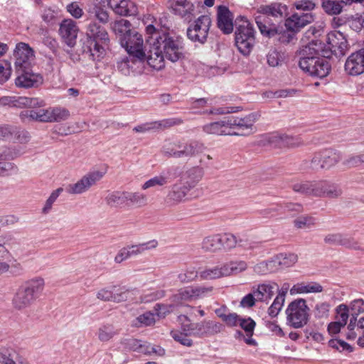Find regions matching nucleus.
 <instances>
[{
  "label": "nucleus",
  "instance_id": "1",
  "mask_svg": "<svg viewBox=\"0 0 364 364\" xmlns=\"http://www.w3.org/2000/svg\"><path fill=\"white\" fill-rule=\"evenodd\" d=\"M183 57V38L173 33H163L156 37L147 56L148 64L156 70L164 67V59L173 63Z\"/></svg>",
  "mask_w": 364,
  "mask_h": 364
},
{
  "label": "nucleus",
  "instance_id": "2",
  "mask_svg": "<svg viewBox=\"0 0 364 364\" xmlns=\"http://www.w3.org/2000/svg\"><path fill=\"white\" fill-rule=\"evenodd\" d=\"M86 39L82 45V53L93 61H100L106 54L109 43L107 30L95 21H91L86 28Z\"/></svg>",
  "mask_w": 364,
  "mask_h": 364
},
{
  "label": "nucleus",
  "instance_id": "3",
  "mask_svg": "<svg viewBox=\"0 0 364 364\" xmlns=\"http://www.w3.org/2000/svg\"><path fill=\"white\" fill-rule=\"evenodd\" d=\"M130 23L125 19H121L114 24L116 33H121L120 43L129 55H133L137 59H145L146 53L144 49L142 36L135 31L130 30Z\"/></svg>",
  "mask_w": 364,
  "mask_h": 364
},
{
  "label": "nucleus",
  "instance_id": "4",
  "mask_svg": "<svg viewBox=\"0 0 364 364\" xmlns=\"http://www.w3.org/2000/svg\"><path fill=\"white\" fill-rule=\"evenodd\" d=\"M44 287L45 281L42 277H35L26 282L19 287L14 296V307L23 309L30 306L41 296Z\"/></svg>",
  "mask_w": 364,
  "mask_h": 364
},
{
  "label": "nucleus",
  "instance_id": "5",
  "mask_svg": "<svg viewBox=\"0 0 364 364\" xmlns=\"http://www.w3.org/2000/svg\"><path fill=\"white\" fill-rule=\"evenodd\" d=\"M295 192L316 197L336 198L341 195V189L327 181H301L292 186Z\"/></svg>",
  "mask_w": 364,
  "mask_h": 364
},
{
  "label": "nucleus",
  "instance_id": "6",
  "mask_svg": "<svg viewBox=\"0 0 364 364\" xmlns=\"http://www.w3.org/2000/svg\"><path fill=\"white\" fill-rule=\"evenodd\" d=\"M235 44L244 55H248L255 44V31L252 24L245 18L236 20Z\"/></svg>",
  "mask_w": 364,
  "mask_h": 364
},
{
  "label": "nucleus",
  "instance_id": "7",
  "mask_svg": "<svg viewBox=\"0 0 364 364\" xmlns=\"http://www.w3.org/2000/svg\"><path fill=\"white\" fill-rule=\"evenodd\" d=\"M205 149V145L198 141H176L167 143L163 147L164 154L176 159L191 158Z\"/></svg>",
  "mask_w": 364,
  "mask_h": 364
},
{
  "label": "nucleus",
  "instance_id": "8",
  "mask_svg": "<svg viewBox=\"0 0 364 364\" xmlns=\"http://www.w3.org/2000/svg\"><path fill=\"white\" fill-rule=\"evenodd\" d=\"M309 308L304 299H296L289 304L285 310L287 324L294 328H301L309 319Z\"/></svg>",
  "mask_w": 364,
  "mask_h": 364
},
{
  "label": "nucleus",
  "instance_id": "9",
  "mask_svg": "<svg viewBox=\"0 0 364 364\" xmlns=\"http://www.w3.org/2000/svg\"><path fill=\"white\" fill-rule=\"evenodd\" d=\"M299 65L301 70L308 73L311 76L319 78L327 76L331 70L329 60L324 58L301 57Z\"/></svg>",
  "mask_w": 364,
  "mask_h": 364
},
{
  "label": "nucleus",
  "instance_id": "10",
  "mask_svg": "<svg viewBox=\"0 0 364 364\" xmlns=\"http://www.w3.org/2000/svg\"><path fill=\"white\" fill-rule=\"evenodd\" d=\"M24 154L20 147L0 146V176H9L18 171V166L9 161Z\"/></svg>",
  "mask_w": 364,
  "mask_h": 364
},
{
  "label": "nucleus",
  "instance_id": "11",
  "mask_svg": "<svg viewBox=\"0 0 364 364\" xmlns=\"http://www.w3.org/2000/svg\"><path fill=\"white\" fill-rule=\"evenodd\" d=\"M211 25L210 17L208 15L199 16L187 29V36L193 42L204 43L206 41Z\"/></svg>",
  "mask_w": 364,
  "mask_h": 364
},
{
  "label": "nucleus",
  "instance_id": "12",
  "mask_svg": "<svg viewBox=\"0 0 364 364\" xmlns=\"http://www.w3.org/2000/svg\"><path fill=\"white\" fill-rule=\"evenodd\" d=\"M181 173V168L179 166H171L162 171L156 175L145 181L141 186L142 190H147L157 186H164L176 178Z\"/></svg>",
  "mask_w": 364,
  "mask_h": 364
},
{
  "label": "nucleus",
  "instance_id": "13",
  "mask_svg": "<svg viewBox=\"0 0 364 364\" xmlns=\"http://www.w3.org/2000/svg\"><path fill=\"white\" fill-rule=\"evenodd\" d=\"M341 159V154L334 149H325L316 152L311 161L312 169L329 168Z\"/></svg>",
  "mask_w": 364,
  "mask_h": 364
},
{
  "label": "nucleus",
  "instance_id": "14",
  "mask_svg": "<svg viewBox=\"0 0 364 364\" xmlns=\"http://www.w3.org/2000/svg\"><path fill=\"white\" fill-rule=\"evenodd\" d=\"M181 323V329L191 336L201 338L207 335L210 329V322L203 321L192 323L187 315L181 314L178 316Z\"/></svg>",
  "mask_w": 364,
  "mask_h": 364
},
{
  "label": "nucleus",
  "instance_id": "15",
  "mask_svg": "<svg viewBox=\"0 0 364 364\" xmlns=\"http://www.w3.org/2000/svg\"><path fill=\"white\" fill-rule=\"evenodd\" d=\"M104 174L105 173L100 171L89 172L76 183L68 185L67 192L70 194H82L101 180Z\"/></svg>",
  "mask_w": 364,
  "mask_h": 364
},
{
  "label": "nucleus",
  "instance_id": "16",
  "mask_svg": "<svg viewBox=\"0 0 364 364\" xmlns=\"http://www.w3.org/2000/svg\"><path fill=\"white\" fill-rule=\"evenodd\" d=\"M233 136L245 135L244 131L251 132L254 124L258 120L259 114L257 112L250 113L244 117L228 116Z\"/></svg>",
  "mask_w": 364,
  "mask_h": 364
},
{
  "label": "nucleus",
  "instance_id": "17",
  "mask_svg": "<svg viewBox=\"0 0 364 364\" xmlns=\"http://www.w3.org/2000/svg\"><path fill=\"white\" fill-rule=\"evenodd\" d=\"M16 58V70H21L22 68H30L34 59V53L32 48L25 43H19L16 45L14 51Z\"/></svg>",
  "mask_w": 364,
  "mask_h": 364
},
{
  "label": "nucleus",
  "instance_id": "18",
  "mask_svg": "<svg viewBox=\"0 0 364 364\" xmlns=\"http://www.w3.org/2000/svg\"><path fill=\"white\" fill-rule=\"evenodd\" d=\"M346 72L352 76L364 73V48L352 53L345 63Z\"/></svg>",
  "mask_w": 364,
  "mask_h": 364
},
{
  "label": "nucleus",
  "instance_id": "19",
  "mask_svg": "<svg viewBox=\"0 0 364 364\" xmlns=\"http://www.w3.org/2000/svg\"><path fill=\"white\" fill-rule=\"evenodd\" d=\"M18 76L15 80V84L18 87L29 88L36 87L43 82L41 75L31 71L30 68H22L16 70Z\"/></svg>",
  "mask_w": 364,
  "mask_h": 364
},
{
  "label": "nucleus",
  "instance_id": "20",
  "mask_svg": "<svg viewBox=\"0 0 364 364\" xmlns=\"http://www.w3.org/2000/svg\"><path fill=\"white\" fill-rule=\"evenodd\" d=\"M188 186L180 181L172 185L165 198V203L168 206L178 205L184 201L188 193L190 191Z\"/></svg>",
  "mask_w": 364,
  "mask_h": 364
},
{
  "label": "nucleus",
  "instance_id": "21",
  "mask_svg": "<svg viewBox=\"0 0 364 364\" xmlns=\"http://www.w3.org/2000/svg\"><path fill=\"white\" fill-rule=\"evenodd\" d=\"M229 117H225L220 120L208 123L203 126V131L207 134L215 136H233L234 132L231 129Z\"/></svg>",
  "mask_w": 364,
  "mask_h": 364
},
{
  "label": "nucleus",
  "instance_id": "22",
  "mask_svg": "<svg viewBox=\"0 0 364 364\" xmlns=\"http://www.w3.org/2000/svg\"><path fill=\"white\" fill-rule=\"evenodd\" d=\"M328 48L332 53L343 55L348 49V42L344 35L339 31H333L327 36Z\"/></svg>",
  "mask_w": 364,
  "mask_h": 364
},
{
  "label": "nucleus",
  "instance_id": "23",
  "mask_svg": "<svg viewBox=\"0 0 364 364\" xmlns=\"http://www.w3.org/2000/svg\"><path fill=\"white\" fill-rule=\"evenodd\" d=\"M169 8L172 12L186 20H190L194 11L193 4L188 0H169Z\"/></svg>",
  "mask_w": 364,
  "mask_h": 364
},
{
  "label": "nucleus",
  "instance_id": "24",
  "mask_svg": "<svg viewBox=\"0 0 364 364\" xmlns=\"http://www.w3.org/2000/svg\"><path fill=\"white\" fill-rule=\"evenodd\" d=\"M278 289L277 284L274 282H266L259 284L252 287L255 296L257 301L268 304Z\"/></svg>",
  "mask_w": 364,
  "mask_h": 364
},
{
  "label": "nucleus",
  "instance_id": "25",
  "mask_svg": "<svg viewBox=\"0 0 364 364\" xmlns=\"http://www.w3.org/2000/svg\"><path fill=\"white\" fill-rule=\"evenodd\" d=\"M312 21L314 16L311 13H296L286 20L285 26L290 31H297Z\"/></svg>",
  "mask_w": 364,
  "mask_h": 364
},
{
  "label": "nucleus",
  "instance_id": "26",
  "mask_svg": "<svg viewBox=\"0 0 364 364\" xmlns=\"http://www.w3.org/2000/svg\"><path fill=\"white\" fill-rule=\"evenodd\" d=\"M217 20L218 28L225 34H229L233 31L232 16L225 6L220 5L218 7Z\"/></svg>",
  "mask_w": 364,
  "mask_h": 364
},
{
  "label": "nucleus",
  "instance_id": "27",
  "mask_svg": "<svg viewBox=\"0 0 364 364\" xmlns=\"http://www.w3.org/2000/svg\"><path fill=\"white\" fill-rule=\"evenodd\" d=\"M125 344L128 349L136 351L140 353L151 354L154 353L159 355L164 354V350L160 347L151 346L145 342L142 343L141 341L134 338L126 340Z\"/></svg>",
  "mask_w": 364,
  "mask_h": 364
},
{
  "label": "nucleus",
  "instance_id": "28",
  "mask_svg": "<svg viewBox=\"0 0 364 364\" xmlns=\"http://www.w3.org/2000/svg\"><path fill=\"white\" fill-rule=\"evenodd\" d=\"M110 8L120 16H134L137 14V7L129 0H109Z\"/></svg>",
  "mask_w": 364,
  "mask_h": 364
},
{
  "label": "nucleus",
  "instance_id": "29",
  "mask_svg": "<svg viewBox=\"0 0 364 364\" xmlns=\"http://www.w3.org/2000/svg\"><path fill=\"white\" fill-rule=\"evenodd\" d=\"M59 32L69 46H73L75 44L78 28L74 21L71 19L63 21L60 26Z\"/></svg>",
  "mask_w": 364,
  "mask_h": 364
},
{
  "label": "nucleus",
  "instance_id": "30",
  "mask_svg": "<svg viewBox=\"0 0 364 364\" xmlns=\"http://www.w3.org/2000/svg\"><path fill=\"white\" fill-rule=\"evenodd\" d=\"M131 294H132L131 291L124 289H119L114 292L107 288H104L97 291V298L104 301L121 302L128 299Z\"/></svg>",
  "mask_w": 364,
  "mask_h": 364
},
{
  "label": "nucleus",
  "instance_id": "31",
  "mask_svg": "<svg viewBox=\"0 0 364 364\" xmlns=\"http://www.w3.org/2000/svg\"><path fill=\"white\" fill-rule=\"evenodd\" d=\"M218 235L220 238V243H222V248L225 250H231L237 245L247 250L253 248L252 243L245 240L237 239V237L232 233L225 232L218 234Z\"/></svg>",
  "mask_w": 364,
  "mask_h": 364
},
{
  "label": "nucleus",
  "instance_id": "32",
  "mask_svg": "<svg viewBox=\"0 0 364 364\" xmlns=\"http://www.w3.org/2000/svg\"><path fill=\"white\" fill-rule=\"evenodd\" d=\"M182 173L181 171L180 181L188 186L189 189H192L203 178V169L200 166H193Z\"/></svg>",
  "mask_w": 364,
  "mask_h": 364
},
{
  "label": "nucleus",
  "instance_id": "33",
  "mask_svg": "<svg viewBox=\"0 0 364 364\" xmlns=\"http://www.w3.org/2000/svg\"><path fill=\"white\" fill-rule=\"evenodd\" d=\"M50 108L24 110L20 113V118L23 122H50Z\"/></svg>",
  "mask_w": 364,
  "mask_h": 364
},
{
  "label": "nucleus",
  "instance_id": "34",
  "mask_svg": "<svg viewBox=\"0 0 364 364\" xmlns=\"http://www.w3.org/2000/svg\"><path fill=\"white\" fill-rule=\"evenodd\" d=\"M324 241L326 243L331 245H340L355 250H360V245L353 238L341 233L327 235Z\"/></svg>",
  "mask_w": 364,
  "mask_h": 364
},
{
  "label": "nucleus",
  "instance_id": "35",
  "mask_svg": "<svg viewBox=\"0 0 364 364\" xmlns=\"http://www.w3.org/2000/svg\"><path fill=\"white\" fill-rule=\"evenodd\" d=\"M208 104V100L205 98H200L193 100L191 105V109L194 110L195 113L198 114H223L226 113L234 112L233 108L230 109L226 108L212 109L210 110L204 109L203 108Z\"/></svg>",
  "mask_w": 364,
  "mask_h": 364
},
{
  "label": "nucleus",
  "instance_id": "36",
  "mask_svg": "<svg viewBox=\"0 0 364 364\" xmlns=\"http://www.w3.org/2000/svg\"><path fill=\"white\" fill-rule=\"evenodd\" d=\"M126 191H109L105 197L106 204L111 208H122L127 205Z\"/></svg>",
  "mask_w": 364,
  "mask_h": 364
},
{
  "label": "nucleus",
  "instance_id": "37",
  "mask_svg": "<svg viewBox=\"0 0 364 364\" xmlns=\"http://www.w3.org/2000/svg\"><path fill=\"white\" fill-rule=\"evenodd\" d=\"M323 291V287L316 282H300L294 284L290 289L291 295L297 294L320 293Z\"/></svg>",
  "mask_w": 364,
  "mask_h": 364
},
{
  "label": "nucleus",
  "instance_id": "38",
  "mask_svg": "<svg viewBox=\"0 0 364 364\" xmlns=\"http://www.w3.org/2000/svg\"><path fill=\"white\" fill-rule=\"evenodd\" d=\"M43 101L39 98H31L22 96H13V107H41Z\"/></svg>",
  "mask_w": 364,
  "mask_h": 364
},
{
  "label": "nucleus",
  "instance_id": "39",
  "mask_svg": "<svg viewBox=\"0 0 364 364\" xmlns=\"http://www.w3.org/2000/svg\"><path fill=\"white\" fill-rule=\"evenodd\" d=\"M145 59H137L133 55H129L128 57L123 58L118 63V68L125 75H129L132 72L136 70V65L141 63Z\"/></svg>",
  "mask_w": 364,
  "mask_h": 364
},
{
  "label": "nucleus",
  "instance_id": "40",
  "mask_svg": "<svg viewBox=\"0 0 364 364\" xmlns=\"http://www.w3.org/2000/svg\"><path fill=\"white\" fill-rule=\"evenodd\" d=\"M298 257L294 253H280L273 258L274 264H276V270L278 268H287L291 267L297 262Z\"/></svg>",
  "mask_w": 364,
  "mask_h": 364
},
{
  "label": "nucleus",
  "instance_id": "41",
  "mask_svg": "<svg viewBox=\"0 0 364 364\" xmlns=\"http://www.w3.org/2000/svg\"><path fill=\"white\" fill-rule=\"evenodd\" d=\"M97 338L101 342H108L118 334V331L110 323H105L101 325L97 331Z\"/></svg>",
  "mask_w": 364,
  "mask_h": 364
},
{
  "label": "nucleus",
  "instance_id": "42",
  "mask_svg": "<svg viewBox=\"0 0 364 364\" xmlns=\"http://www.w3.org/2000/svg\"><path fill=\"white\" fill-rule=\"evenodd\" d=\"M224 264L218 266L205 267L199 272L200 277L203 279H215L223 277L225 274Z\"/></svg>",
  "mask_w": 364,
  "mask_h": 364
},
{
  "label": "nucleus",
  "instance_id": "43",
  "mask_svg": "<svg viewBox=\"0 0 364 364\" xmlns=\"http://www.w3.org/2000/svg\"><path fill=\"white\" fill-rule=\"evenodd\" d=\"M346 5V1H334V0H322V8L324 11L331 16L340 14L344 6Z\"/></svg>",
  "mask_w": 364,
  "mask_h": 364
},
{
  "label": "nucleus",
  "instance_id": "44",
  "mask_svg": "<svg viewBox=\"0 0 364 364\" xmlns=\"http://www.w3.org/2000/svg\"><path fill=\"white\" fill-rule=\"evenodd\" d=\"M202 249L206 252H215L222 249V243L218 234L208 235L203 240Z\"/></svg>",
  "mask_w": 364,
  "mask_h": 364
},
{
  "label": "nucleus",
  "instance_id": "45",
  "mask_svg": "<svg viewBox=\"0 0 364 364\" xmlns=\"http://www.w3.org/2000/svg\"><path fill=\"white\" fill-rule=\"evenodd\" d=\"M301 53L303 57H317V55H319L322 56L325 55L324 51L323 50V44L321 42L314 40H312L307 45L304 46Z\"/></svg>",
  "mask_w": 364,
  "mask_h": 364
},
{
  "label": "nucleus",
  "instance_id": "46",
  "mask_svg": "<svg viewBox=\"0 0 364 364\" xmlns=\"http://www.w3.org/2000/svg\"><path fill=\"white\" fill-rule=\"evenodd\" d=\"M127 205L143 207L147 204V196L141 192L126 191Z\"/></svg>",
  "mask_w": 364,
  "mask_h": 364
},
{
  "label": "nucleus",
  "instance_id": "47",
  "mask_svg": "<svg viewBox=\"0 0 364 364\" xmlns=\"http://www.w3.org/2000/svg\"><path fill=\"white\" fill-rule=\"evenodd\" d=\"M224 267L225 274L228 277L245 271L247 268V264L244 261H231L225 263Z\"/></svg>",
  "mask_w": 364,
  "mask_h": 364
},
{
  "label": "nucleus",
  "instance_id": "48",
  "mask_svg": "<svg viewBox=\"0 0 364 364\" xmlns=\"http://www.w3.org/2000/svg\"><path fill=\"white\" fill-rule=\"evenodd\" d=\"M193 300L189 287L180 289L172 296V302L175 306H183L186 301Z\"/></svg>",
  "mask_w": 364,
  "mask_h": 364
},
{
  "label": "nucleus",
  "instance_id": "49",
  "mask_svg": "<svg viewBox=\"0 0 364 364\" xmlns=\"http://www.w3.org/2000/svg\"><path fill=\"white\" fill-rule=\"evenodd\" d=\"M262 11L267 15L274 17H282L287 11V6L282 4H272L269 6L261 7Z\"/></svg>",
  "mask_w": 364,
  "mask_h": 364
},
{
  "label": "nucleus",
  "instance_id": "50",
  "mask_svg": "<svg viewBox=\"0 0 364 364\" xmlns=\"http://www.w3.org/2000/svg\"><path fill=\"white\" fill-rule=\"evenodd\" d=\"M267 63L271 67H278L284 60V55L277 49L272 48L269 50L267 55Z\"/></svg>",
  "mask_w": 364,
  "mask_h": 364
},
{
  "label": "nucleus",
  "instance_id": "51",
  "mask_svg": "<svg viewBox=\"0 0 364 364\" xmlns=\"http://www.w3.org/2000/svg\"><path fill=\"white\" fill-rule=\"evenodd\" d=\"M50 122L64 121L70 117L68 109L60 107H50Z\"/></svg>",
  "mask_w": 364,
  "mask_h": 364
},
{
  "label": "nucleus",
  "instance_id": "52",
  "mask_svg": "<svg viewBox=\"0 0 364 364\" xmlns=\"http://www.w3.org/2000/svg\"><path fill=\"white\" fill-rule=\"evenodd\" d=\"M284 301L283 293L277 294L272 304L268 309L269 315L272 318L276 317L284 306Z\"/></svg>",
  "mask_w": 364,
  "mask_h": 364
},
{
  "label": "nucleus",
  "instance_id": "53",
  "mask_svg": "<svg viewBox=\"0 0 364 364\" xmlns=\"http://www.w3.org/2000/svg\"><path fill=\"white\" fill-rule=\"evenodd\" d=\"M193 299H201L211 294L213 287L211 286L189 287Z\"/></svg>",
  "mask_w": 364,
  "mask_h": 364
},
{
  "label": "nucleus",
  "instance_id": "54",
  "mask_svg": "<svg viewBox=\"0 0 364 364\" xmlns=\"http://www.w3.org/2000/svg\"><path fill=\"white\" fill-rule=\"evenodd\" d=\"M238 326L244 330L247 337H252L254 334L256 323L249 316H242Z\"/></svg>",
  "mask_w": 364,
  "mask_h": 364
},
{
  "label": "nucleus",
  "instance_id": "55",
  "mask_svg": "<svg viewBox=\"0 0 364 364\" xmlns=\"http://www.w3.org/2000/svg\"><path fill=\"white\" fill-rule=\"evenodd\" d=\"M330 304L328 302H318L314 309V315L316 318H326L329 315Z\"/></svg>",
  "mask_w": 364,
  "mask_h": 364
},
{
  "label": "nucleus",
  "instance_id": "56",
  "mask_svg": "<svg viewBox=\"0 0 364 364\" xmlns=\"http://www.w3.org/2000/svg\"><path fill=\"white\" fill-rule=\"evenodd\" d=\"M276 271V264L273 259L268 262H262L254 267V272L259 274H266L270 272Z\"/></svg>",
  "mask_w": 364,
  "mask_h": 364
},
{
  "label": "nucleus",
  "instance_id": "57",
  "mask_svg": "<svg viewBox=\"0 0 364 364\" xmlns=\"http://www.w3.org/2000/svg\"><path fill=\"white\" fill-rule=\"evenodd\" d=\"M63 191L62 188H58L53 191L48 198L46 200L43 208H42V213L43 214H48L52 209L53 205L57 200L60 194Z\"/></svg>",
  "mask_w": 364,
  "mask_h": 364
},
{
  "label": "nucleus",
  "instance_id": "58",
  "mask_svg": "<svg viewBox=\"0 0 364 364\" xmlns=\"http://www.w3.org/2000/svg\"><path fill=\"white\" fill-rule=\"evenodd\" d=\"M172 338L181 345L191 347L193 346V341L189 338V335L186 334V332L172 331L171 332Z\"/></svg>",
  "mask_w": 364,
  "mask_h": 364
},
{
  "label": "nucleus",
  "instance_id": "59",
  "mask_svg": "<svg viewBox=\"0 0 364 364\" xmlns=\"http://www.w3.org/2000/svg\"><path fill=\"white\" fill-rule=\"evenodd\" d=\"M349 306L346 304H340L336 308V319L340 324L346 326L349 317Z\"/></svg>",
  "mask_w": 364,
  "mask_h": 364
},
{
  "label": "nucleus",
  "instance_id": "60",
  "mask_svg": "<svg viewBox=\"0 0 364 364\" xmlns=\"http://www.w3.org/2000/svg\"><path fill=\"white\" fill-rule=\"evenodd\" d=\"M314 218L308 215H301L294 220V223L297 228H310L315 225Z\"/></svg>",
  "mask_w": 364,
  "mask_h": 364
},
{
  "label": "nucleus",
  "instance_id": "61",
  "mask_svg": "<svg viewBox=\"0 0 364 364\" xmlns=\"http://www.w3.org/2000/svg\"><path fill=\"white\" fill-rule=\"evenodd\" d=\"M279 139L282 145L291 148L299 146L304 143L302 139L298 136L282 135L279 136Z\"/></svg>",
  "mask_w": 364,
  "mask_h": 364
},
{
  "label": "nucleus",
  "instance_id": "62",
  "mask_svg": "<svg viewBox=\"0 0 364 364\" xmlns=\"http://www.w3.org/2000/svg\"><path fill=\"white\" fill-rule=\"evenodd\" d=\"M11 75V63L6 60L0 61V85L5 83Z\"/></svg>",
  "mask_w": 364,
  "mask_h": 364
},
{
  "label": "nucleus",
  "instance_id": "63",
  "mask_svg": "<svg viewBox=\"0 0 364 364\" xmlns=\"http://www.w3.org/2000/svg\"><path fill=\"white\" fill-rule=\"evenodd\" d=\"M29 139L30 136L26 131L16 127H14L12 139H11V140H13L15 142H18L20 144H26L29 141Z\"/></svg>",
  "mask_w": 364,
  "mask_h": 364
},
{
  "label": "nucleus",
  "instance_id": "64",
  "mask_svg": "<svg viewBox=\"0 0 364 364\" xmlns=\"http://www.w3.org/2000/svg\"><path fill=\"white\" fill-rule=\"evenodd\" d=\"M349 308L351 312L352 316H358L360 314L364 313V299H355L350 301Z\"/></svg>",
  "mask_w": 364,
  "mask_h": 364
}]
</instances>
